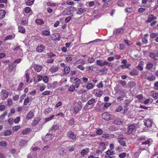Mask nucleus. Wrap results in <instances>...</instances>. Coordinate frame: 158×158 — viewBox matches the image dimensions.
I'll return each mask as SVG.
<instances>
[{
	"instance_id": "1",
	"label": "nucleus",
	"mask_w": 158,
	"mask_h": 158,
	"mask_svg": "<svg viewBox=\"0 0 158 158\" xmlns=\"http://www.w3.org/2000/svg\"><path fill=\"white\" fill-rule=\"evenodd\" d=\"M102 116V118L106 121L113 120L115 118V116L114 115L110 114L107 112H104L103 113Z\"/></svg>"
},
{
	"instance_id": "2",
	"label": "nucleus",
	"mask_w": 158,
	"mask_h": 158,
	"mask_svg": "<svg viewBox=\"0 0 158 158\" xmlns=\"http://www.w3.org/2000/svg\"><path fill=\"white\" fill-rule=\"evenodd\" d=\"M55 133L52 132V131L49 130V133H48L44 138V140L45 142H48L52 139L55 136Z\"/></svg>"
},
{
	"instance_id": "3",
	"label": "nucleus",
	"mask_w": 158,
	"mask_h": 158,
	"mask_svg": "<svg viewBox=\"0 0 158 158\" xmlns=\"http://www.w3.org/2000/svg\"><path fill=\"white\" fill-rule=\"evenodd\" d=\"M70 81H75L74 83L75 84L74 86L76 88H78L80 83H81V80L77 78H74V77H71L70 78Z\"/></svg>"
},
{
	"instance_id": "4",
	"label": "nucleus",
	"mask_w": 158,
	"mask_h": 158,
	"mask_svg": "<svg viewBox=\"0 0 158 158\" xmlns=\"http://www.w3.org/2000/svg\"><path fill=\"white\" fill-rule=\"evenodd\" d=\"M72 6L66 8L62 13L63 16H66L70 15L72 11L71 8Z\"/></svg>"
},
{
	"instance_id": "5",
	"label": "nucleus",
	"mask_w": 158,
	"mask_h": 158,
	"mask_svg": "<svg viewBox=\"0 0 158 158\" xmlns=\"http://www.w3.org/2000/svg\"><path fill=\"white\" fill-rule=\"evenodd\" d=\"M45 49V47L42 44H39L36 48V51L37 52H41L44 51Z\"/></svg>"
},
{
	"instance_id": "6",
	"label": "nucleus",
	"mask_w": 158,
	"mask_h": 158,
	"mask_svg": "<svg viewBox=\"0 0 158 158\" xmlns=\"http://www.w3.org/2000/svg\"><path fill=\"white\" fill-rule=\"evenodd\" d=\"M51 37L52 40L55 41L56 40H60V35L59 33L52 34L51 35Z\"/></svg>"
},
{
	"instance_id": "7",
	"label": "nucleus",
	"mask_w": 158,
	"mask_h": 158,
	"mask_svg": "<svg viewBox=\"0 0 158 158\" xmlns=\"http://www.w3.org/2000/svg\"><path fill=\"white\" fill-rule=\"evenodd\" d=\"M68 137L70 139H75L76 138V135L72 131H68L67 133Z\"/></svg>"
},
{
	"instance_id": "8",
	"label": "nucleus",
	"mask_w": 158,
	"mask_h": 158,
	"mask_svg": "<svg viewBox=\"0 0 158 158\" xmlns=\"http://www.w3.org/2000/svg\"><path fill=\"white\" fill-rule=\"evenodd\" d=\"M135 126L134 125H131L129 126L127 128V134L131 133L135 130Z\"/></svg>"
},
{
	"instance_id": "9",
	"label": "nucleus",
	"mask_w": 158,
	"mask_h": 158,
	"mask_svg": "<svg viewBox=\"0 0 158 158\" xmlns=\"http://www.w3.org/2000/svg\"><path fill=\"white\" fill-rule=\"evenodd\" d=\"M144 124L147 127H150L152 125V122L148 119L144 121Z\"/></svg>"
},
{
	"instance_id": "10",
	"label": "nucleus",
	"mask_w": 158,
	"mask_h": 158,
	"mask_svg": "<svg viewBox=\"0 0 158 158\" xmlns=\"http://www.w3.org/2000/svg\"><path fill=\"white\" fill-rule=\"evenodd\" d=\"M34 115L33 112L32 111H30L27 115L26 118L27 120L30 119L33 117Z\"/></svg>"
},
{
	"instance_id": "11",
	"label": "nucleus",
	"mask_w": 158,
	"mask_h": 158,
	"mask_svg": "<svg viewBox=\"0 0 158 158\" xmlns=\"http://www.w3.org/2000/svg\"><path fill=\"white\" fill-rule=\"evenodd\" d=\"M156 19V17L152 15H151L148 17L146 22L147 23H150L153 20Z\"/></svg>"
},
{
	"instance_id": "12",
	"label": "nucleus",
	"mask_w": 158,
	"mask_h": 158,
	"mask_svg": "<svg viewBox=\"0 0 158 158\" xmlns=\"http://www.w3.org/2000/svg\"><path fill=\"white\" fill-rule=\"evenodd\" d=\"M33 68L35 71L38 72H40L42 69V67L41 66L36 64H35Z\"/></svg>"
},
{
	"instance_id": "13",
	"label": "nucleus",
	"mask_w": 158,
	"mask_h": 158,
	"mask_svg": "<svg viewBox=\"0 0 158 158\" xmlns=\"http://www.w3.org/2000/svg\"><path fill=\"white\" fill-rule=\"evenodd\" d=\"M40 118H36L35 119L32 123L31 125L32 126H34L36 125L40 122Z\"/></svg>"
},
{
	"instance_id": "14",
	"label": "nucleus",
	"mask_w": 158,
	"mask_h": 158,
	"mask_svg": "<svg viewBox=\"0 0 158 158\" xmlns=\"http://www.w3.org/2000/svg\"><path fill=\"white\" fill-rule=\"evenodd\" d=\"M114 120L113 123L114 124L120 125L123 123V122L120 120L119 118H115Z\"/></svg>"
},
{
	"instance_id": "15",
	"label": "nucleus",
	"mask_w": 158,
	"mask_h": 158,
	"mask_svg": "<svg viewBox=\"0 0 158 158\" xmlns=\"http://www.w3.org/2000/svg\"><path fill=\"white\" fill-rule=\"evenodd\" d=\"M59 125L57 124H55L53 125L51 129H50V130L52 131V132L53 133H54L55 131L58 129H59Z\"/></svg>"
},
{
	"instance_id": "16",
	"label": "nucleus",
	"mask_w": 158,
	"mask_h": 158,
	"mask_svg": "<svg viewBox=\"0 0 158 158\" xmlns=\"http://www.w3.org/2000/svg\"><path fill=\"white\" fill-rule=\"evenodd\" d=\"M118 143L120 144V145L123 146H126V143L125 141L124 140L123 138H118Z\"/></svg>"
},
{
	"instance_id": "17",
	"label": "nucleus",
	"mask_w": 158,
	"mask_h": 158,
	"mask_svg": "<svg viewBox=\"0 0 158 158\" xmlns=\"http://www.w3.org/2000/svg\"><path fill=\"white\" fill-rule=\"evenodd\" d=\"M97 101L94 98H91L89 99L87 102V104L91 105L93 103L96 102Z\"/></svg>"
},
{
	"instance_id": "18",
	"label": "nucleus",
	"mask_w": 158,
	"mask_h": 158,
	"mask_svg": "<svg viewBox=\"0 0 158 158\" xmlns=\"http://www.w3.org/2000/svg\"><path fill=\"white\" fill-rule=\"evenodd\" d=\"M19 31L22 33H24L25 32V30L24 27L21 25L19 26L18 27Z\"/></svg>"
},
{
	"instance_id": "19",
	"label": "nucleus",
	"mask_w": 158,
	"mask_h": 158,
	"mask_svg": "<svg viewBox=\"0 0 158 158\" xmlns=\"http://www.w3.org/2000/svg\"><path fill=\"white\" fill-rule=\"evenodd\" d=\"M6 14L5 10L1 9L0 10V19H2L3 18Z\"/></svg>"
},
{
	"instance_id": "20",
	"label": "nucleus",
	"mask_w": 158,
	"mask_h": 158,
	"mask_svg": "<svg viewBox=\"0 0 158 158\" xmlns=\"http://www.w3.org/2000/svg\"><path fill=\"white\" fill-rule=\"evenodd\" d=\"M81 109V108H80L78 106H75L73 109L74 112H73V113L75 114H77Z\"/></svg>"
},
{
	"instance_id": "21",
	"label": "nucleus",
	"mask_w": 158,
	"mask_h": 158,
	"mask_svg": "<svg viewBox=\"0 0 158 158\" xmlns=\"http://www.w3.org/2000/svg\"><path fill=\"white\" fill-rule=\"evenodd\" d=\"M1 93L2 96L5 98H6L8 96V92L6 90H2Z\"/></svg>"
},
{
	"instance_id": "22",
	"label": "nucleus",
	"mask_w": 158,
	"mask_h": 158,
	"mask_svg": "<svg viewBox=\"0 0 158 158\" xmlns=\"http://www.w3.org/2000/svg\"><path fill=\"white\" fill-rule=\"evenodd\" d=\"M31 131V130L30 128H27L26 129L23 130L22 132L23 135H26L28 134Z\"/></svg>"
},
{
	"instance_id": "23",
	"label": "nucleus",
	"mask_w": 158,
	"mask_h": 158,
	"mask_svg": "<svg viewBox=\"0 0 158 158\" xmlns=\"http://www.w3.org/2000/svg\"><path fill=\"white\" fill-rule=\"evenodd\" d=\"M153 67V64L151 62H149L147 64L146 68L147 69L150 70L152 69Z\"/></svg>"
},
{
	"instance_id": "24",
	"label": "nucleus",
	"mask_w": 158,
	"mask_h": 158,
	"mask_svg": "<svg viewBox=\"0 0 158 158\" xmlns=\"http://www.w3.org/2000/svg\"><path fill=\"white\" fill-rule=\"evenodd\" d=\"M35 22L36 23L40 25H41L44 23V21L41 19H36L35 21Z\"/></svg>"
},
{
	"instance_id": "25",
	"label": "nucleus",
	"mask_w": 158,
	"mask_h": 158,
	"mask_svg": "<svg viewBox=\"0 0 158 158\" xmlns=\"http://www.w3.org/2000/svg\"><path fill=\"white\" fill-rule=\"evenodd\" d=\"M70 69L69 67L66 66L65 67L64 69V74H68L70 72Z\"/></svg>"
},
{
	"instance_id": "26",
	"label": "nucleus",
	"mask_w": 158,
	"mask_h": 158,
	"mask_svg": "<svg viewBox=\"0 0 158 158\" xmlns=\"http://www.w3.org/2000/svg\"><path fill=\"white\" fill-rule=\"evenodd\" d=\"M52 110V109L51 108H46L44 111V113L46 114H48Z\"/></svg>"
},
{
	"instance_id": "27",
	"label": "nucleus",
	"mask_w": 158,
	"mask_h": 158,
	"mask_svg": "<svg viewBox=\"0 0 158 158\" xmlns=\"http://www.w3.org/2000/svg\"><path fill=\"white\" fill-rule=\"evenodd\" d=\"M89 149L87 148L86 149H83L82 150L81 153V155L84 156L86 154L89 152Z\"/></svg>"
},
{
	"instance_id": "28",
	"label": "nucleus",
	"mask_w": 158,
	"mask_h": 158,
	"mask_svg": "<svg viewBox=\"0 0 158 158\" xmlns=\"http://www.w3.org/2000/svg\"><path fill=\"white\" fill-rule=\"evenodd\" d=\"M27 141L25 140H21L19 143V145L22 147H23L27 143Z\"/></svg>"
},
{
	"instance_id": "29",
	"label": "nucleus",
	"mask_w": 158,
	"mask_h": 158,
	"mask_svg": "<svg viewBox=\"0 0 158 158\" xmlns=\"http://www.w3.org/2000/svg\"><path fill=\"white\" fill-rule=\"evenodd\" d=\"M130 74L131 75H137L138 74V72L135 69L131 71L130 72Z\"/></svg>"
},
{
	"instance_id": "30",
	"label": "nucleus",
	"mask_w": 158,
	"mask_h": 158,
	"mask_svg": "<svg viewBox=\"0 0 158 158\" xmlns=\"http://www.w3.org/2000/svg\"><path fill=\"white\" fill-rule=\"evenodd\" d=\"M24 85L23 83L22 82H21L17 88V90L18 91H21L23 89V87Z\"/></svg>"
},
{
	"instance_id": "31",
	"label": "nucleus",
	"mask_w": 158,
	"mask_h": 158,
	"mask_svg": "<svg viewBox=\"0 0 158 158\" xmlns=\"http://www.w3.org/2000/svg\"><path fill=\"white\" fill-rule=\"evenodd\" d=\"M124 31V30L123 28H120L117 29L116 31V34H118L120 33H123Z\"/></svg>"
},
{
	"instance_id": "32",
	"label": "nucleus",
	"mask_w": 158,
	"mask_h": 158,
	"mask_svg": "<svg viewBox=\"0 0 158 158\" xmlns=\"http://www.w3.org/2000/svg\"><path fill=\"white\" fill-rule=\"evenodd\" d=\"M133 9L131 7H127L125 10V11L126 12L129 13H131L133 11Z\"/></svg>"
},
{
	"instance_id": "33",
	"label": "nucleus",
	"mask_w": 158,
	"mask_h": 158,
	"mask_svg": "<svg viewBox=\"0 0 158 158\" xmlns=\"http://www.w3.org/2000/svg\"><path fill=\"white\" fill-rule=\"evenodd\" d=\"M152 96L155 99H156L158 98V93L155 92L154 91H152Z\"/></svg>"
},
{
	"instance_id": "34",
	"label": "nucleus",
	"mask_w": 158,
	"mask_h": 158,
	"mask_svg": "<svg viewBox=\"0 0 158 158\" xmlns=\"http://www.w3.org/2000/svg\"><path fill=\"white\" fill-rule=\"evenodd\" d=\"M75 88L74 85H72L69 86L68 90L70 92H73L75 90Z\"/></svg>"
},
{
	"instance_id": "35",
	"label": "nucleus",
	"mask_w": 158,
	"mask_h": 158,
	"mask_svg": "<svg viewBox=\"0 0 158 158\" xmlns=\"http://www.w3.org/2000/svg\"><path fill=\"white\" fill-rule=\"evenodd\" d=\"M93 87V85L92 83H88L86 86L87 89H92Z\"/></svg>"
},
{
	"instance_id": "36",
	"label": "nucleus",
	"mask_w": 158,
	"mask_h": 158,
	"mask_svg": "<svg viewBox=\"0 0 158 158\" xmlns=\"http://www.w3.org/2000/svg\"><path fill=\"white\" fill-rule=\"evenodd\" d=\"M103 131L101 129H98L97 130L96 134L97 135H101L103 133Z\"/></svg>"
},
{
	"instance_id": "37",
	"label": "nucleus",
	"mask_w": 158,
	"mask_h": 158,
	"mask_svg": "<svg viewBox=\"0 0 158 158\" xmlns=\"http://www.w3.org/2000/svg\"><path fill=\"white\" fill-rule=\"evenodd\" d=\"M43 34L45 36H48L50 35V31L48 30H44L42 31Z\"/></svg>"
},
{
	"instance_id": "38",
	"label": "nucleus",
	"mask_w": 158,
	"mask_h": 158,
	"mask_svg": "<svg viewBox=\"0 0 158 158\" xmlns=\"http://www.w3.org/2000/svg\"><path fill=\"white\" fill-rule=\"evenodd\" d=\"M34 2V0H28L26 2V4L27 6H30L32 5Z\"/></svg>"
},
{
	"instance_id": "39",
	"label": "nucleus",
	"mask_w": 158,
	"mask_h": 158,
	"mask_svg": "<svg viewBox=\"0 0 158 158\" xmlns=\"http://www.w3.org/2000/svg\"><path fill=\"white\" fill-rule=\"evenodd\" d=\"M146 137L144 135H142L141 136H138L137 137V140L139 141L144 140H145Z\"/></svg>"
},
{
	"instance_id": "40",
	"label": "nucleus",
	"mask_w": 158,
	"mask_h": 158,
	"mask_svg": "<svg viewBox=\"0 0 158 158\" xmlns=\"http://www.w3.org/2000/svg\"><path fill=\"white\" fill-rule=\"evenodd\" d=\"M27 70H26L25 72V73H26L25 77H26V82H28L29 81L30 78H29V75L27 73Z\"/></svg>"
},
{
	"instance_id": "41",
	"label": "nucleus",
	"mask_w": 158,
	"mask_h": 158,
	"mask_svg": "<svg viewBox=\"0 0 158 158\" xmlns=\"http://www.w3.org/2000/svg\"><path fill=\"white\" fill-rule=\"evenodd\" d=\"M122 0H118L117 2V5L118 6H123L124 4L121 2Z\"/></svg>"
},
{
	"instance_id": "42",
	"label": "nucleus",
	"mask_w": 158,
	"mask_h": 158,
	"mask_svg": "<svg viewBox=\"0 0 158 158\" xmlns=\"http://www.w3.org/2000/svg\"><path fill=\"white\" fill-rule=\"evenodd\" d=\"M48 6H55L57 5V4L54 3H51L50 2L47 3Z\"/></svg>"
},
{
	"instance_id": "43",
	"label": "nucleus",
	"mask_w": 158,
	"mask_h": 158,
	"mask_svg": "<svg viewBox=\"0 0 158 158\" xmlns=\"http://www.w3.org/2000/svg\"><path fill=\"white\" fill-rule=\"evenodd\" d=\"M149 56L150 57L153 59L154 60H157V59L155 58L156 56L155 55L154 53H151L150 54Z\"/></svg>"
},
{
	"instance_id": "44",
	"label": "nucleus",
	"mask_w": 158,
	"mask_h": 158,
	"mask_svg": "<svg viewBox=\"0 0 158 158\" xmlns=\"http://www.w3.org/2000/svg\"><path fill=\"white\" fill-rule=\"evenodd\" d=\"M95 60V59L92 57H89L88 60L89 63H93Z\"/></svg>"
},
{
	"instance_id": "45",
	"label": "nucleus",
	"mask_w": 158,
	"mask_h": 158,
	"mask_svg": "<svg viewBox=\"0 0 158 158\" xmlns=\"http://www.w3.org/2000/svg\"><path fill=\"white\" fill-rule=\"evenodd\" d=\"M0 145L2 147H5L7 145V143L4 141H2L0 142Z\"/></svg>"
},
{
	"instance_id": "46",
	"label": "nucleus",
	"mask_w": 158,
	"mask_h": 158,
	"mask_svg": "<svg viewBox=\"0 0 158 158\" xmlns=\"http://www.w3.org/2000/svg\"><path fill=\"white\" fill-rule=\"evenodd\" d=\"M14 69V67L13 65H10L8 67V71L11 73L12 72Z\"/></svg>"
},
{
	"instance_id": "47",
	"label": "nucleus",
	"mask_w": 158,
	"mask_h": 158,
	"mask_svg": "<svg viewBox=\"0 0 158 158\" xmlns=\"http://www.w3.org/2000/svg\"><path fill=\"white\" fill-rule=\"evenodd\" d=\"M54 115H52L50 116V117H48L46 118L45 121L46 122L49 121L52 119H53V118L54 117Z\"/></svg>"
},
{
	"instance_id": "48",
	"label": "nucleus",
	"mask_w": 158,
	"mask_h": 158,
	"mask_svg": "<svg viewBox=\"0 0 158 158\" xmlns=\"http://www.w3.org/2000/svg\"><path fill=\"white\" fill-rule=\"evenodd\" d=\"M74 123V118H72L69 121V125L71 126L73 125Z\"/></svg>"
},
{
	"instance_id": "49",
	"label": "nucleus",
	"mask_w": 158,
	"mask_h": 158,
	"mask_svg": "<svg viewBox=\"0 0 158 158\" xmlns=\"http://www.w3.org/2000/svg\"><path fill=\"white\" fill-rule=\"evenodd\" d=\"M155 78V77L154 76H149L147 78V79L150 81H152L153 80H154Z\"/></svg>"
},
{
	"instance_id": "50",
	"label": "nucleus",
	"mask_w": 158,
	"mask_h": 158,
	"mask_svg": "<svg viewBox=\"0 0 158 158\" xmlns=\"http://www.w3.org/2000/svg\"><path fill=\"white\" fill-rule=\"evenodd\" d=\"M20 128V126H15L13 127V130L14 131H16Z\"/></svg>"
},
{
	"instance_id": "51",
	"label": "nucleus",
	"mask_w": 158,
	"mask_h": 158,
	"mask_svg": "<svg viewBox=\"0 0 158 158\" xmlns=\"http://www.w3.org/2000/svg\"><path fill=\"white\" fill-rule=\"evenodd\" d=\"M106 154L110 156L112 155L113 153V151L111 150H109L106 152Z\"/></svg>"
},
{
	"instance_id": "52",
	"label": "nucleus",
	"mask_w": 158,
	"mask_h": 158,
	"mask_svg": "<svg viewBox=\"0 0 158 158\" xmlns=\"http://www.w3.org/2000/svg\"><path fill=\"white\" fill-rule=\"evenodd\" d=\"M11 131L10 130H7L4 132V134L5 135H9L11 134Z\"/></svg>"
},
{
	"instance_id": "53",
	"label": "nucleus",
	"mask_w": 158,
	"mask_h": 158,
	"mask_svg": "<svg viewBox=\"0 0 158 158\" xmlns=\"http://www.w3.org/2000/svg\"><path fill=\"white\" fill-rule=\"evenodd\" d=\"M102 61L100 60H97L96 61V64L97 65L100 66V67H102Z\"/></svg>"
},
{
	"instance_id": "54",
	"label": "nucleus",
	"mask_w": 158,
	"mask_h": 158,
	"mask_svg": "<svg viewBox=\"0 0 158 158\" xmlns=\"http://www.w3.org/2000/svg\"><path fill=\"white\" fill-rule=\"evenodd\" d=\"M43 81L45 83H47L48 81V77L47 76H45L43 77Z\"/></svg>"
},
{
	"instance_id": "55",
	"label": "nucleus",
	"mask_w": 158,
	"mask_h": 158,
	"mask_svg": "<svg viewBox=\"0 0 158 158\" xmlns=\"http://www.w3.org/2000/svg\"><path fill=\"white\" fill-rule=\"evenodd\" d=\"M29 102V99L28 97L25 99L24 102V105H27V103Z\"/></svg>"
},
{
	"instance_id": "56",
	"label": "nucleus",
	"mask_w": 158,
	"mask_h": 158,
	"mask_svg": "<svg viewBox=\"0 0 158 158\" xmlns=\"http://www.w3.org/2000/svg\"><path fill=\"white\" fill-rule=\"evenodd\" d=\"M31 10L30 8L27 7H26L25 8V11L26 13H28L30 12Z\"/></svg>"
},
{
	"instance_id": "57",
	"label": "nucleus",
	"mask_w": 158,
	"mask_h": 158,
	"mask_svg": "<svg viewBox=\"0 0 158 158\" xmlns=\"http://www.w3.org/2000/svg\"><path fill=\"white\" fill-rule=\"evenodd\" d=\"M154 89L155 90H158V82L156 81L154 84Z\"/></svg>"
},
{
	"instance_id": "58",
	"label": "nucleus",
	"mask_w": 158,
	"mask_h": 158,
	"mask_svg": "<svg viewBox=\"0 0 158 158\" xmlns=\"http://www.w3.org/2000/svg\"><path fill=\"white\" fill-rule=\"evenodd\" d=\"M20 120V118L19 117H17L14 120V122L15 123H18Z\"/></svg>"
},
{
	"instance_id": "59",
	"label": "nucleus",
	"mask_w": 158,
	"mask_h": 158,
	"mask_svg": "<svg viewBox=\"0 0 158 158\" xmlns=\"http://www.w3.org/2000/svg\"><path fill=\"white\" fill-rule=\"evenodd\" d=\"M12 36L11 35H10L8 36H6L5 38L4 39V41H6L7 40L12 39Z\"/></svg>"
},
{
	"instance_id": "60",
	"label": "nucleus",
	"mask_w": 158,
	"mask_h": 158,
	"mask_svg": "<svg viewBox=\"0 0 158 158\" xmlns=\"http://www.w3.org/2000/svg\"><path fill=\"white\" fill-rule=\"evenodd\" d=\"M50 91H46L43 92L42 94L43 95H49L50 94Z\"/></svg>"
},
{
	"instance_id": "61",
	"label": "nucleus",
	"mask_w": 158,
	"mask_h": 158,
	"mask_svg": "<svg viewBox=\"0 0 158 158\" xmlns=\"http://www.w3.org/2000/svg\"><path fill=\"white\" fill-rule=\"evenodd\" d=\"M119 156L121 158H123L126 157V153H121L119 155Z\"/></svg>"
},
{
	"instance_id": "62",
	"label": "nucleus",
	"mask_w": 158,
	"mask_h": 158,
	"mask_svg": "<svg viewBox=\"0 0 158 158\" xmlns=\"http://www.w3.org/2000/svg\"><path fill=\"white\" fill-rule=\"evenodd\" d=\"M27 23V21L26 20H22L20 22V24L22 25H24Z\"/></svg>"
},
{
	"instance_id": "63",
	"label": "nucleus",
	"mask_w": 158,
	"mask_h": 158,
	"mask_svg": "<svg viewBox=\"0 0 158 158\" xmlns=\"http://www.w3.org/2000/svg\"><path fill=\"white\" fill-rule=\"evenodd\" d=\"M97 86L98 88H102L103 87L102 82V81H101L99 84L97 85Z\"/></svg>"
},
{
	"instance_id": "64",
	"label": "nucleus",
	"mask_w": 158,
	"mask_h": 158,
	"mask_svg": "<svg viewBox=\"0 0 158 158\" xmlns=\"http://www.w3.org/2000/svg\"><path fill=\"white\" fill-rule=\"evenodd\" d=\"M71 18L70 16H69L65 19V22L66 23H68L71 20Z\"/></svg>"
}]
</instances>
